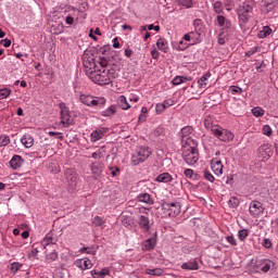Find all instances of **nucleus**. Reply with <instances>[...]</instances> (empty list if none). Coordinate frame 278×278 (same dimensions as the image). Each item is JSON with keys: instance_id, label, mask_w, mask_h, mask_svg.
Listing matches in <instances>:
<instances>
[{"instance_id": "21", "label": "nucleus", "mask_w": 278, "mask_h": 278, "mask_svg": "<svg viewBox=\"0 0 278 278\" xmlns=\"http://www.w3.org/2000/svg\"><path fill=\"white\" fill-rule=\"evenodd\" d=\"M155 181L159 184H170V181H173V176L169 173H162L156 176Z\"/></svg>"}, {"instance_id": "31", "label": "nucleus", "mask_w": 278, "mask_h": 278, "mask_svg": "<svg viewBox=\"0 0 278 278\" xmlns=\"http://www.w3.org/2000/svg\"><path fill=\"white\" fill-rule=\"evenodd\" d=\"M146 275H152L153 277H162L164 275V269L162 268H147L146 269Z\"/></svg>"}, {"instance_id": "25", "label": "nucleus", "mask_w": 278, "mask_h": 278, "mask_svg": "<svg viewBox=\"0 0 278 278\" xmlns=\"http://www.w3.org/2000/svg\"><path fill=\"white\" fill-rule=\"evenodd\" d=\"M21 142L26 149H31V147H34V137H31V135L26 134L21 139Z\"/></svg>"}, {"instance_id": "55", "label": "nucleus", "mask_w": 278, "mask_h": 278, "mask_svg": "<svg viewBox=\"0 0 278 278\" xmlns=\"http://www.w3.org/2000/svg\"><path fill=\"white\" fill-rule=\"evenodd\" d=\"M46 258L49 262H55V260H58V252H51V253L47 254Z\"/></svg>"}, {"instance_id": "12", "label": "nucleus", "mask_w": 278, "mask_h": 278, "mask_svg": "<svg viewBox=\"0 0 278 278\" xmlns=\"http://www.w3.org/2000/svg\"><path fill=\"white\" fill-rule=\"evenodd\" d=\"M193 131H194V128H192V126H185L184 128H181V130L178 134L179 138H181V147H184V143L186 141L193 140L192 137H190V135Z\"/></svg>"}, {"instance_id": "56", "label": "nucleus", "mask_w": 278, "mask_h": 278, "mask_svg": "<svg viewBox=\"0 0 278 278\" xmlns=\"http://www.w3.org/2000/svg\"><path fill=\"white\" fill-rule=\"evenodd\" d=\"M226 240L229 244H231V247H238V241L233 236L226 237Z\"/></svg>"}, {"instance_id": "59", "label": "nucleus", "mask_w": 278, "mask_h": 278, "mask_svg": "<svg viewBox=\"0 0 278 278\" xmlns=\"http://www.w3.org/2000/svg\"><path fill=\"white\" fill-rule=\"evenodd\" d=\"M262 245L265 248V249H270V247H273V241H270V239L268 238H265L262 242Z\"/></svg>"}, {"instance_id": "57", "label": "nucleus", "mask_w": 278, "mask_h": 278, "mask_svg": "<svg viewBox=\"0 0 278 278\" xmlns=\"http://www.w3.org/2000/svg\"><path fill=\"white\" fill-rule=\"evenodd\" d=\"M109 170L111 172L112 177H116L118 173H121V168L118 166L109 167Z\"/></svg>"}, {"instance_id": "16", "label": "nucleus", "mask_w": 278, "mask_h": 278, "mask_svg": "<svg viewBox=\"0 0 278 278\" xmlns=\"http://www.w3.org/2000/svg\"><path fill=\"white\" fill-rule=\"evenodd\" d=\"M23 164H25V160H23V156L16 155V154L13 155L9 162V166L13 170H18V168H21V166H23Z\"/></svg>"}, {"instance_id": "61", "label": "nucleus", "mask_w": 278, "mask_h": 278, "mask_svg": "<svg viewBox=\"0 0 278 278\" xmlns=\"http://www.w3.org/2000/svg\"><path fill=\"white\" fill-rule=\"evenodd\" d=\"M155 110L157 114H162L166 110V108L164 106L163 103H157Z\"/></svg>"}, {"instance_id": "18", "label": "nucleus", "mask_w": 278, "mask_h": 278, "mask_svg": "<svg viewBox=\"0 0 278 278\" xmlns=\"http://www.w3.org/2000/svg\"><path fill=\"white\" fill-rule=\"evenodd\" d=\"M211 168L213 170V173H215V175H217V177H220V175H223V162L218 159H213L211 161Z\"/></svg>"}, {"instance_id": "9", "label": "nucleus", "mask_w": 278, "mask_h": 278, "mask_svg": "<svg viewBox=\"0 0 278 278\" xmlns=\"http://www.w3.org/2000/svg\"><path fill=\"white\" fill-rule=\"evenodd\" d=\"M249 212H250L251 216H253V218H260V216H262V214H264V205L262 204V202H260L257 200H253L250 203Z\"/></svg>"}, {"instance_id": "14", "label": "nucleus", "mask_w": 278, "mask_h": 278, "mask_svg": "<svg viewBox=\"0 0 278 278\" xmlns=\"http://www.w3.org/2000/svg\"><path fill=\"white\" fill-rule=\"evenodd\" d=\"M74 265L80 270H88L92 268V261H90L88 257L77 258L74 262Z\"/></svg>"}, {"instance_id": "13", "label": "nucleus", "mask_w": 278, "mask_h": 278, "mask_svg": "<svg viewBox=\"0 0 278 278\" xmlns=\"http://www.w3.org/2000/svg\"><path fill=\"white\" fill-rule=\"evenodd\" d=\"M90 168H91L93 178L99 179V177H101V175L103 173V169L105 168V165L102 162L97 161V162L91 163Z\"/></svg>"}, {"instance_id": "44", "label": "nucleus", "mask_w": 278, "mask_h": 278, "mask_svg": "<svg viewBox=\"0 0 278 278\" xmlns=\"http://www.w3.org/2000/svg\"><path fill=\"white\" fill-rule=\"evenodd\" d=\"M154 136L156 137V138H164V136H166V132H165V130H164V127H157V128H155V130H154Z\"/></svg>"}, {"instance_id": "7", "label": "nucleus", "mask_w": 278, "mask_h": 278, "mask_svg": "<svg viewBox=\"0 0 278 278\" xmlns=\"http://www.w3.org/2000/svg\"><path fill=\"white\" fill-rule=\"evenodd\" d=\"M60 114H61V124L63 127H71L73 125V117L71 116V111L66 108L65 103H60Z\"/></svg>"}, {"instance_id": "50", "label": "nucleus", "mask_w": 278, "mask_h": 278, "mask_svg": "<svg viewBox=\"0 0 278 278\" xmlns=\"http://www.w3.org/2000/svg\"><path fill=\"white\" fill-rule=\"evenodd\" d=\"M252 114H253V116L260 117L264 114V109L256 106V108L252 109Z\"/></svg>"}, {"instance_id": "39", "label": "nucleus", "mask_w": 278, "mask_h": 278, "mask_svg": "<svg viewBox=\"0 0 278 278\" xmlns=\"http://www.w3.org/2000/svg\"><path fill=\"white\" fill-rule=\"evenodd\" d=\"M168 45V42L166 41V39L164 38H160L156 41V47L160 51H163L164 53H166V46Z\"/></svg>"}, {"instance_id": "49", "label": "nucleus", "mask_w": 278, "mask_h": 278, "mask_svg": "<svg viewBox=\"0 0 278 278\" xmlns=\"http://www.w3.org/2000/svg\"><path fill=\"white\" fill-rule=\"evenodd\" d=\"M105 149V147H102L100 150H98L97 152H93L91 154V157H93V160H101V157H103V150Z\"/></svg>"}, {"instance_id": "8", "label": "nucleus", "mask_w": 278, "mask_h": 278, "mask_svg": "<svg viewBox=\"0 0 278 278\" xmlns=\"http://www.w3.org/2000/svg\"><path fill=\"white\" fill-rule=\"evenodd\" d=\"M211 131L222 142H229L233 140V135L231 134V131H228L218 127L212 128Z\"/></svg>"}, {"instance_id": "37", "label": "nucleus", "mask_w": 278, "mask_h": 278, "mask_svg": "<svg viewBox=\"0 0 278 278\" xmlns=\"http://www.w3.org/2000/svg\"><path fill=\"white\" fill-rule=\"evenodd\" d=\"M249 233H251V231L247 228L239 230L238 238H239L240 242H244V240H247V238H249Z\"/></svg>"}, {"instance_id": "28", "label": "nucleus", "mask_w": 278, "mask_h": 278, "mask_svg": "<svg viewBox=\"0 0 278 278\" xmlns=\"http://www.w3.org/2000/svg\"><path fill=\"white\" fill-rule=\"evenodd\" d=\"M213 10H214L215 14H225L224 2L220 0L213 2Z\"/></svg>"}, {"instance_id": "64", "label": "nucleus", "mask_w": 278, "mask_h": 278, "mask_svg": "<svg viewBox=\"0 0 278 278\" xmlns=\"http://www.w3.org/2000/svg\"><path fill=\"white\" fill-rule=\"evenodd\" d=\"M0 45H3V47L8 48L12 46V40L5 38L0 41Z\"/></svg>"}, {"instance_id": "6", "label": "nucleus", "mask_w": 278, "mask_h": 278, "mask_svg": "<svg viewBox=\"0 0 278 278\" xmlns=\"http://www.w3.org/2000/svg\"><path fill=\"white\" fill-rule=\"evenodd\" d=\"M215 25H218L222 31L226 33L227 36H231V34H233V31L236 30L233 24H231V20L225 17L224 15L216 16Z\"/></svg>"}, {"instance_id": "10", "label": "nucleus", "mask_w": 278, "mask_h": 278, "mask_svg": "<svg viewBox=\"0 0 278 278\" xmlns=\"http://www.w3.org/2000/svg\"><path fill=\"white\" fill-rule=\"evenodd\" d=\"M256 268L261 270L262 273H268L271 268H275V262L264 258L256 262Z\"/></svg>"}, {"instance_id": "62", "label": "nucleus", "mask_w": 278, "mask_h": 278, "mask_svg": "<svg viewBox=\"0 0 278 278\" xmlns=\"http://www.w3.org/2000/svg\"><path fill=\"white\" fill-rule=\"evenodd\" d=\"M224 8L227 10V12H231L233 10V4L229 1H224Z\"/></svg>"}, {"instance_id": "58", "label": "nucleus", "mask_w": 278, "mask_h": 278, "mask_svg": "<svg viewBox=\"0 0 278 278\" xmlns=\"http://www.w3.org/2000/svg\"><path fill=\"white\" fill-rule=\"evenodd\" d=\"M188 47H190V43L185 42L184 40L179 41V46H178L179 51H186V49H188Z\"/></svg>"}, {"instance_id": "17", "label": "nucleus", "mask_w": 278, "mask_h": 278, "mask_svg": "<svg viewBox=\"0 0 278 278\" xmlns=\"http://www.w3.org/2000/svg\"><path fill=\"white\" fill-rule=\"evenodd\" d=\"M108 131H110V128L108 127H101L96 129L93 132H91V142H98V140H101L103 138V136H105V134H108Z\"/></svg>"}, {"instance_id": "52", "label": "nucleus", "mask_w": 278, "mask_h": 278, "mask_svg": "<svg viewBox=\"0 0 278 278\" xmlns=\"http://www.w3.org/2000/svg\"><path fill=\"white\" fill-rule=\"evenodd\" d=\"M263 134L264 136H273V128H270V125L263 126Z\"/></svg>"}, {"instance_id": "4", "label": "nucleus", "mask_w": 278, "mask_h": 278, "mask_svg": "<svg viewBox=\"0 0 278 278\" xmlns=\"http://www.w3.org/2000/svg\"><path fill=\"white\" fill-rule=\"evenodd\" d=\"M83 65L85 68V73L88 77H90L97 67V62H94V54L92 53V50H85L81 56Z\"/></svg>"}, {"instance_id": "38", "label": "nucleus", "mask_w": 278, "mask_h": 278, "mask_svg": "<svg viewBox=\"0 0 278 278\" xmlns=\"http://www.w3.org/2000/svg\"><path fill=\"white\" fill-rule=\"evenodd\" d=\"M186 81H189L188 77L176 76L173 78L172 84L173 86H179L180 84H186Z\"/></svg>"}, {"instance_id": "5", "label": "nucleus", "mask_w": 278, "mask_h": 278, "mask_svg": "<svg viewBox=\"0 0 278 278\" xmlns=\"http://www.w3.org/2000/svg\"><path fill=\"white\" fill-rule=\"evenodd\" d=\"M164 214H168L170 218H175L181 214V203L179 202H164L162 205Z\"/></svg>"}, {"instance_id": "19", "label": "nucleus", "mask_w": 278, "mask_h": 278, "mask_svg": "<svg viewBox=\"0 0 278 278\" xmlns=\"http://www.w3.org/2000/svg\"><path fill=\"white\" fill-rule=\"evenodd\" d=\"M65 178L70 186H77V173L73 168L65 169Z\"/></svg>"}, {"instance_id": "22", "label": "nucleus", "mask_w": 278, "mask_h": 278, "mask_svg": "<svg viewBox=\"0 0 278 278\" xmlns=\"http://www.w3.org/2000/svg\"><path fill=\"white\" fill-rule=\"evenodd\" d=\"M45 243V249L51 244H55L58 242V237H55V235L53 233V231H50L46 235L45 239H43Z\"/></svg>"}, {"instance_id": "2", "label": "nucleus", "mask_w": 278, "mask_h": 278, "mask_svg": "<svg viewBox=\"0 0 278 278\" xmlns=\"http://www.w3.org/2000/svg\"><path fill=\"white\" fill-rule=\"evenodd\" d=\"M197 147H199V142L194 139H188L181 146L182 159L189 166H194L199 162V149Z\"/></svg>"}, {"instance_id": "42", "label": "nucleus", "mask_w": 278, "mask_h": 278, "mask_svg": "<svg viewBox=\"0 0 278 278\" xmlns=\"http://www.w3.org/2000/svg\"><path fill=\"white\" fill-rule=\"evenodd\" d=\"M10 144V136L0 135V147H8Z\"/></svg>"}, {"instance_id": "23", "label": "nucleus", "mask_w": 278, "mask_h": 278, "mask_svg": "<svg viewBox=\"0 0 278 278\" xmlns=\"http://www.w3.org/2000/svg\"><path fill=\"white\" fill-rule=\"evenodd\" d=\"M182 270H199V262L198 261H189L181 265Z\"/></svg>"}, {"instance_id": "32", "label": "nucleus", "mask_w": 278, "mask_h": 278, "mask_svg": "<svg viewBox=\"0 0 278 278\" xmlns=\"http://www.w3.org/2000/svg\"><path fill=\"white\" fill-rule=\"evenodd\" d=\"M189 34L191 36V45H199L201 42V31L195 30L190 31Z\"/></svg>"}, {"instance_id": "48", "label": "nucleus", "mask_w": 278, "mask_h": 278, "mask_svg": "<svg viewBox=\"0 0 278 278\" xmlns=\"http://www.w3.org/2000/svg\"><path fill=\"white\" fill-rule=\"evenodd\" d=\"M229 92L231 94H242V88H240L238 86H230L229 87Z\"/></svg>"}, {"instance_id": "29", "label": "nucleus", "mask_w": 278, "mask_h": 278, "mask_svg": "<svg viewBox=\"0 0 278 278\" xmlns=\"http://www.w3.org/2000/svg\"><path fill=\"white\" fill-rule=\"evenodd\" d=\"M51 33L54 34L55 36H60V34H64V24H62V23L52 24Z\"/></svg>"}, {"instance_id": "47", "label": "nucleus", "mask_w": 278, "mask_h": 278, "mask_svg": "<svg viewBox=\"0 0 278 278\" xmlns=\"http://www.w3.org/2000/svg\"><path fill=\"white\" fill-rule=\"evenodd\" d=\"M227 36H229V35H227V33H220L219 35H218V38H217V42H218V45H225V42H227Z\"/></svg>"}, {"instance_id": "11", "label": "nucleus", "mask_w": 278, "mask_h": 278, "mask_svg": "<svg viewBox=\"0 0 278 278\" xmlns=\"http://www.w3.org/2000/svg\"><path fill=\"white\" fill-rule=\"evenodd\" d=\"M157 244V232L149 239L144 240L141 244L142 251H153Z\"/></svg>"}, {"instance_id": "20", "label": "nucleus", "mask_w": 278, "mask_h": 278, "mask_svg": "<svg viewBox=\"0 0 278 278\" xmlns=\"http://www.w3.org/2000/svg\"><path fill=\"white\" fill-rule=\"evenodd\" d=\"M105 103H108V100L103 97H93L92 102H91V108H98L102 109L105 108Z\"/></svg>"}, {"instance_id": "40", "label": "nucleus", "mask_w": 278, "mask_h": 278, "mask_svg": "<svg viewBox=\"0 0 278 278\" xmlns=\"http://www.w3.org/2000/svg\"><path fill=\"white\" fill-rule=\"evenodd\" d=\"M143 159L137 153L131 156V164L132 166H138V164H142Z\"/></svg>"}, {"instance_id": "46", "label": "nucleus", "mask_w": 278, "mask_h": 278, "mask_svg": "<svg viewBox=\"0 0 278 278\" xmlns=\"http://www.w3.org/2000/svg\"><path fill=\"white\" fill-rule=\"evenodd\" d=\"M92 224L94 225V227H103V225H105V220H103L99 216H96L92 220Z\"/></svg>"}, {"instance_id": "15", "label": "nucleus", "mask_w": 278, "mask_h": 278, "mask_svg": "<svg viewBox=\"0 0 278 278\" xmlns=\"http://www.w3.org/2000/svg\"><path fill=\"white\" fill-rule=\"evenodd\" d=\"M140 229H142L146 233L151 231V220L146 215H140L137 220Z\"/></svg>"}, {"instance_id": "35", "label": "nucleus", "mask_w": 278, "mask_h": 278, "mask_svg": "<svg viewBox=\"0 0 278 278\" xmlns=\"http://www.w3.org/2000/svg\"><path fill=\"white\" fill-rule=\"evenodd\" d=\"M210 77H212V74L210 72H207L206 74H204L199 80V88H205V86H207V79H210Z\"/></svg>"}, {"instance_id": "41", "label": "nucleus", "mask_w": 278, "mask_h": 278, "mask_svg": "<svg viewBox=\"0 0 278 278\" xmlns=\"http://www.w3.org/2000/svg\"><path fill=\"white\" fill-rule=\"evenodd\" d=\"M23 267V264L18 263V262H13L11 264V273H13V275H16V273H18V270H21V268Z\"/></svg>"}, {"instance_id": "54", "label": "nucleus", "mask_w": 278, "mask_h": 278, "mask_svg": "<svg viewBox=\"0 0 278 278\" xmlns=\"http://www.w3.org/2000/svg\"><path fill=\"white\" fill-rule=\"evenodd\" d=\"M49 136H53L56 140H64V135L62 132L49 131Z\"/></svg>"}, {"instance_id": "1", "label": "nucleus", "mask_w": 278, "mask_h": 278, "mask_svg": "<svg viewBox=\"0 0 278 278\" xmlns=\"http://www.w3.org/2000/svg\"><path fill=\"white\" fill-rule=\"evenodd\" d=\"M101 68H97L90 76L89 79L93 81V84H98V86H109V84H112L114 79H117L118 72L116 68L111 67L106 68L108 61H100L99 62Z\"/></svg>"}, {"instance_id": "33", "label": "nucleus", "mask_w": 278, "mask_h": 278, "mask_svg": "<svg viewBox=\"0 0 278 278\" xmlns=\"http://www.w3.org/2000/svg\"><path fill=\"white\" fill-rule=\"evenodd\" d=\"M117 103L119 108H122V110H129L131 108V105H129V102H127V98L125 96H121Z\"/></svg>"}, {"instance_id": "45", "label": "nucleus", "mask_w": 278, "mask_h": 278, "mask_svg": "<svg viewBox=\"0 0 278 278\" xmlns=\"http://www.w3.org/2000/svg\"><path fill=\"white\" fill-rule=\"evenodd\" d=\"M10 94H12V90H10L8 88L0 89V100L8 99V97H10Z\"/></svg>"}, {"instance_id": "24", "label": "nucleus", "mask_w": 278, "mask_h": 278, "mask_svg": "<svg viewBox=\"0 0 278 278\" xmlns=\"http://www.w3.org/2000/svg\"><path fill=\"white\" fill-rule=\"evenodd\" d=\"M137 154L143 159V162L146 160H149L151 157V149L149 147H141L137 151Z\"/></svg>"}, {"instance_id": "36", "label": "nucleus", "mask_w": 278, "mask_h": 278, "mask_svg": "<svg viewBox=\"0 0 278 278\" xmlns=\"http://www.w3.org/2000/svg\"><path fill=\"white\" fill-rule=\"evenodd\" d=\"M270 34H273L270 26H264L263 29L258 33V38H268Z\"/></svg>"}, {"instance_id": "51", "label": "nucleus", "mask_w": 278, "mask_h": 278, "mask_svg": "<svg viewBox=\"0 0 278 278\" xmlns=\"http://www.w3.org/2000/svg\"><path fill=\"white\" fill-rule=\"evenodd\" d=\"M228 205H229V207L236 208V207H238V205H240V201L238 200V198H231L228 201Z\"/></svg>"}, {"instance_id": "43", "label": "nucleus", "mask_w": 278, "mask_h": 278, "mask_svg": "<svg viewBox=\"0 0 278 278\" xmlns=\"http://www.w3.org/2000/svg\"><path fill=\"white\" fill-rule=\"evenodd\" d=\"M193 27H194L195 31H201V29H203V21L200 18H195L193 21Z\"/></svg>"}, {"instance_id": "30", "label": "nucleus", "mask_w": 278, "mask_h": 278, "mask_svg": "<svg viewBox=\"0 0 278 278\" xmlns=\"http://www.w3.org/2000/svg\"><path fill=\"white\" fill-rule=\"evenodd\" d=\"M110 275V269L102 268L100 271L98 270H91V276L93 278H104L105 276Z\"/></svg>"}, {"instance_id": "26", "label": "nucleus", "mask_w": 278, "mask_h": 278, "mask_svg": "<svg viewBox=\"0 0 278 278\" xmlns=\"http://www.w3.org/2000/svg\"><path fill=\"white\" fill-rule=\"evenodd\" d=\"M140 203H146L147 205H153V198L149 193H141L137 197Z\"/></svg>"}, {"instance_id": "27", "label": "nucleus", "mask_w": 278, "mask_h": 278, "mask_svg": "<svg viewBox=\"0 0 278 278\" xmlns=\"http://www.w3.org/2000/svg\"><path fill=\"white\" fill-rule=\"evenodd\" d=\"M93 98H94V96L81 93V94L79 96V101H80L84 105H87V108H91V106H92V99H93Z\"/></svg>"}, {"instance_id": "3", "label": "nucleus", "mask_w": 278, "mask_h": 278, "mask_svg": "<svg viewBox=\"0 0 278 278\" xmlns=\"http://www.w3.org/2000/svg\"><path fill=\"white\" fill-rule=\"evenodd\" d=\"M255 8V1L253 0H240L236 12L239 21V25H247L251 18H253V10Z\"/></svg>"}, {"instance_id": "63", "label": "nucleus", "mask_w": 278, "mask_h": 278, "mask_svg": "<svg viewBox=\"0 0 278 278\" xmlns=\"http://www.w3.org/2000/svg\"><path fill=\"white\" fill-rule=\"evenodd\" d=\"M180 5L185 8H192V0H180Z\"/></svg>"}, {"instance_id": "60", "label": "nucleus", "mask_w": 278, "mask_h": 278, "mask_svg": "<svg viewBox=\"0 0 278 278\" xmlns=\"http://www.w3.org/2000/svg\"><path fill=\"white\" fill-rule=\"evenodd\" d=\"M172 105H175V101L167 99L163 102V106H165V110H168V108H172Z\"/></svg>"}, {"instance_id": "34", "label": "nucleus", "mask_w": 278, "mask_h": 278, "mask_svg": "<svg viewBox=\"0 0 278 278\" xmlns=\"http://www.w3.org/2000/svg\"><path fill=\"white\" fill-rule=\"evenodd\" d=\"M114 114H116V105H111L106 110L101 112V116L104 117L114 116Z\"/></svg>"}, {"instance_id": "53", "label": "nucleus", "mask_w": 278, "mask_h": 278, "mask_svg": "<svg viewBox=\"0 0 278 278\" xmlns=\"http://www.w3.org/2000/svg\"><path fill=\"white\" fill-rule=\"evenodd\" d=\"M204 178H206L207 181H211V184H214L215 179L214 175L210 173L208 170H204Z\"/></svg>"}]
</instances>
